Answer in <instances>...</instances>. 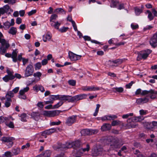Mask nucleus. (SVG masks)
<instances>
[{"label":"nucleus","mask_w":157,"mask_h":157,"mask_svg":"<svg viewBox=\"0 0 157 157\" xmlns=\"http://www.w3.org/2000/svg\"><path fill=\"white\" fill-rule=\"evenodd\" d=\"M122 62L123 60L122 59H118L112 61L111 63H112V65H113V63L117 64H120L122 63Z\"/></svg>","instance_id":"4c0bfd02"},{"label":"nucleus","mask_w":157,"mask_h":157,"mask_svg":"<svg viewBox=\"0 0 157 157\" xmlns=\"http://www.w3.org/2000/svg\"><path fill=\"white\" fill-rule=\"evenodd\" d=\"M113 89L115 90V92H117L119 93L122 92L124 90L123 88L121 87H114Z\"/></svg>","instance_id":"a18cd8bd"},{"label":"nucleus","mask_w":157,"mask_h":157,"mask_svg":"<svg viewBox=\"0 0 157 157\" xmlns=\"http://www.w3.org/2000/svg\"><path fill=\"white\" fill-rule=\"evenodd\" d=\"M111 127V125L109 124H105L101 127V130L102 131H105L110 130Z\"/></svg>","instance_id":"aec40b11"},{"label":"nucleus","mask_w":157,"mask_h":157,"mask_svg":"<svg viewBox=\"0 0 157 157\" xmlns=\"http://www.w3.org/2000/svg\"><path fill=\"white\" fill-rule=\"evenodd\" d=\"M12 151L13 156L17 155L20 153V148L18 147L14 148L12 149Z\"/></svg>","instance_id":"bb28decb"},{"label":"nucleus","mask_w":157,"mask_h":157,"mask_svg":"<svg viewBox=\"0 0 157 157\" xmlns=\"http://www.w3.org/2000/svg\"><path fill=\"white\" fill-rule=\"evenodd\" d=\"M52 97H53L54 101L56 100H60V95H52Z\"/></svg>","instance_id":"bf43d9fd"},{"label":"nucleus","mask_w":157,"mask_h":157,"mask_svg":"<svg viewBox=\"0 0 157 157\" xmlns=\"http://www.w3.org/2000/svg\"><path fill=\"white\" fill-rule=\"evenodd\" d=\"M63 104V102L60 101L53 106V108L57 109L61 106Z\"/></svg>","instance_id":"a19ab883"},{"label":"nucleus","mask_w":157,"mask_h":157,"mask_svg":"<svg viewBox=\"0 0 157 157\" xmlns=\"http://www.w3.org/2000/svg\"><path fill=\"white\" fill-rule=\"evenodd\" d=\"M37 105L38 107L41 109L43 108L44 106V105L43 104V102H38Z\"/></svg>","instance_id":"69168bd1"},{"label":"nucleus","mask_w":157,"mask_h":157,"mask_svg":"<svg viewBox=\"0 0 157 157\" xmlns=\"http://www.w3.org/2000/svg\"><path fill=\"white\" fill-rule=\"evenodd\" d=\"M60 100L63 102L66 101L72 102V97L68 95H60Z\"/></svg>","instance_id":"2eb2a0df"},{"label":"nucleus","mask_w":157,"mask_h":157,"mask_svg":"<svg viewBox=\"0 0 157 157\" xmlns=\"http://www.w3.org/2000/svg\"><path fill=\"white\" fill-rule=\"evenodd\" d=\"M6 98V99L5 103V105L6 107H8L10 105L12 100L10 98Z\"/></svg>","instance_id":"c756f323"},{"label":"nucleus","mask_w":157,"mask_h":157,"mask_svg":"<svg viewBox=\"0 0 157 157\" xmlns=\"http://www.w3.org/2000/svg\"><path fill=\"white\" fill-rule=\"evenodd\" d=\"M47 135H49L50 134L56 131V129L55 128H53L46 130Z\"/></svg>","instance_id":"ea45409f"},{"label":"nucleus","mask_w":157,"mask_h":157,"mask_svg":"<svg viewBox=\"0 0 157 157\" xmlns=\"http://www.w3.org/2000/svg\"><path fill=\"white\" fill-rule=\"evenodd\" d=\"M68 29V27H63L59 29V31L61 33L66 32Z\"/></svg>","instance_id":"6e6d98bb"},{"label":"nucleus","mask_w":157,"mask_h":157,"mask_svg":"<svg viewBox=\"0 0 157 157\" xmlns=\"http://www.w3.org/2000/svg\"><path fill=\"white\" fill-rule=\"evenodd\" d=\"M36 12V10H33L29 12L28 13V15L30 16L33 14L35 13Z\"/></svg>","instance_id":"774afa93"},{"label":"nucleus","mask_w":157,"mask_h":157,"mask_svg":"<svg viewBox=\"0 0 157 157\" xmlns=\"http://www.w3.org/2000/svg\"><path fill=\"white\" fill-rule=\"evenodd\" d=\"M26 114L25 113H22L21 115V120L23 121H26Z\"/></svg>","instance_id":"c03bdc74"},{"label":"nucleus","mask_w":157,"mask_h":157,"mask_svg":"<svg viewBox=\"0 0 157 157\" xmlns=\"http://www.w3.org/2000/svg\"><path fill=\"white\" fill-rule=\"evenodd\" d=\"M6 72L8 74L2 78V79L4 82H7L9 80H12L15 78V76L13 75L14 72L13 71L7 69Z\"/></svg>","instance_id":"423d86ee"},{"label":"nucleus","mask_w":157,"mask_h":157,"mask_svg":"<svg viewBox=\"0 0 157 157\" xmlns=\"http://www.w3.org/2000/svg\"><path fill=\"white\" fill-rule=\"evenodd\" d=\"M68 56L69 59L72 61L80 59L82 57L81 55L76 54L71 51L68 52Z\"/></svg>","instance_id":"9d476101"},{"label":"nucleus","mask_w":157,"mask_h":157,"mask_svg":"<svg viewBox=\"0 0 157 157\" xmlns=\"http://www.w3.org/2000/svg\"><path fill=\"white\" fill-rule=\"evenodd\" d=\"M103 148L100 145H97L92 149V154L93 156H97L101 155L103 151H105Z\"/></svg>","instance_id":"20e7f679"},{"label":"nucleus","mask_w":157,"mask_h":157,"mask_svg":"<svg viewBox=\"0 0 157 157\" xmlns=\"http://www.w3.org/2000/svg\"><path fill=\"white\" fill-rule=\"evenodd\" d=\"M10 118V117H4L2 116L0 117V124L6 123L7 121H9Z\"/></svg>","instance_id":"4be33fe9"},{"label":"nucleus","mask_w":157,"mask_h":157,"mask_svg":"<svg viewBox=\"0 0 157 157\" xmlns=\"http://www.w3.org/2000/svg\"><path fill=\"white\" fill-rule=\"evenodd\" d=\"M135 13L136 16H139L140 14L142 12L143 10L142 9L137 7L134 8Z\"/></svg>","instance_id":"2f4dec72"},{"label":"nucleus","mask_w":157,"mask_h":157,"mask_svg":"<svg viewBox=\"0 0 157 157\" xmlns=\"http://www.w3.org/2000/svg\"><path fill=\"white\" fill-rule=\"evenodd\" d=\"M150 44L153 48H155L157 46V32L153 35L150 39Z\"/></svg>","instance_id":"4468645a"},{"label":"nucleus","mask_w":157,"mask_h":157,"mask_svg":"<svg viewBox=\"0 0 157 157\" xmlns=\"http://www.w3.org/2000/svg\"><path fill=\"white\" fill-rule=\"evenodd\" d=\"M119 2L118 1L115 0L114 1L113 0L112 1H111L110 4V7L111 8H117V6L119 5Z\"/></svg>","instance_id":"b1692460"},{"label":"nucleus","mask_w":157,"mask_h":157,"mask_svg":"<svg viewBox=\"0 0 157 157\" xmlns=\"http://www.w3.org/2000/svg\"><path fill=\"white\" fill-rule=\"evenodd\" d=\"M141 115H145L147 114V111L143 109L140 110L139 111Z\"/></svg>","instance_id":"e2e57ef3"},{"label":"nucleus","mask_w":157,"mask_h":157,"mask_svg":"<svg viewBox=\"0 0 157 157\" xmlns=\"http://www.w3.org/2000/svg\"><path fill=\"white\" fill-rule=\"evenodd\" d=\"M101 88L94 86H83L81 89L84 91H95L100 90Z\"/></svg>","instance_id":"1a4fd4ad"},{"label":"nucleus","mask_w":157,"mask_h":157,"mask_svg":"<svg viewBox=\"0 0 157 157\" xmlns=\"http://www.w3.org/2000/svg\"><path fill=\"white\" fill-rule=\"evenodd\" d=\"M31 117L35 120H37L39 117V113L38 112H32L31 113Z\"/></svg>","instance_id":"a878e982"},{"label":"nucleus","mask_w":157,"mask_h":157,"mask_svg":"<svg viewBox=\"0 0 157 157\" xmlns=\"http://www.w3.org/2000/svg\"><path fill=\"white\" fill-rule=\"evenodd\" d=\"M4 155L6 157H11L13 156L12 153L10 151L5 152L4 153Z\"/></svg>","instance_id":"5fc2aeb1"},{"label":"nucleus","mask_w":157,"mask_h":157,"mask_svg":"<svg viewBox=\"0 0 157 157\" xmlns=\"http://www.w3.org/2000/svg\"><path fill=\"white\" fill-rule=\"evenodd\" d=\"M100 107V105L99 104H98L96 105V107L95 112L93 114L94 116H96L97 115Z\"/></svg>","instance_id":"8fccbe9b"},{"label":"nucleus","mask_w":157,"mask_h":157,"mask_svg":"<svg viewBox=\"0 0 157 157\" xmlns=\"http://www.w3.org/2000/svg\"><path fill=\"white\" fill-rule=\"evenodd\" d=\"M90 150V146L89 144H87L86 145V148H82L81 149V151H82L83 152H85L86 151H88Z\"/></svg>","instance_id":"13d9d810"},{"label":"nucleus","mask_w":157,"mask_h":157,"mask_svg":"<svg viewBox=\"0 0 157 157\" xmlns=\"http://www.w3.org/2000/svg\"><path fill=\"white\" fill-rule=\"evenodd\" d=\"M157 94V91H155L154 90H150L148 96L151 99H154L156 97Z\"/></svg>","instance_id":"6ab92c4d"},{"label":"nucleus","mask_w":157,"mask_h":157,"mask_svg":"<svg viewBox=\"0 0 157 157\" xmlns=\"http://www.w3.org/2000/svg\"><path fill=\"white\" fill-rule=\"evenodd\" d=\"M14 96V94L12 91H8L6 95V98H10Z\"/></svg>","instance_id":"f704fd0d"},{"label":"nucleus","mask_w":157,"mask_h":157,"mask_svg":"<svg viewBox=\"0 0 157 157\" xmlns=\"http://www.w3.org/2000/svg\"><path fill=\"white\" fill-rule=\"evenodd\" d=\"M103 142L105 145L110 144V150H114L120 147L121 145L119 144V140L117 139L114 138L112 136H109L107 138L104 140ZM109 150H107L109 151Z\"/></svg>","instance_id":"f257e3e1"},{"label":"nucleus","mask_w":157,"mask_h":157,"mask_svg":"<svg viewBox=\"0 0 157 157\" xmlns=\"http://www.w3.org/2000/svg\"><path fill=\"white\" fill-rule=\"evenodd\" d=\"M68 83L69 85L72 86H74L76 85V81L74 80H70L68 81Z\"/></svg>","instance_id":"37998d69"},{"label":"nucleus","mask_w":157,"mask_h":157,"mask_svg":"<svg viewBox=\"0 0 157 157\" xmlns=\"http://www.w3.org/2000/svg\"><path fill=\"white\" fill-rule=\"evenodd\" d=\"M76 115H73L68 117L66 122V124L68 126L71 125L76 122Z\"/></svg>","instance_id":"ddd939ff"},{"label":"nucleus","mask_w":157,"mask_h":157,"mask_svg":"<svg viewBox=\"0 0 157 157\" xmlns=\"http://www.w3.org/2000/svg\"><path fill=\"white\" fill-rule=\"evenodd\" d=\"M118 5L119 6H118L117 7V8L118 10H121L124 8V3H121L120 4H119Z\"/></svg>","instance_id":"052dcab7"},{"label":"nucleus","mask_w":157,"mask_h":157,"mask_svg":"<svg viewBox=\"0 0 157 157\" xmlns=\"http://www.w3.org/2000/svg\"><path fill=\"white\" fill-rule=\"evenodd\" d=\"M42 75V74L40 72H37L36 73H34L33 74V75L34 77H37L38 78L37 81H38L40 80V77Z\"/></svg>","instance_id":"58836bf2"},{"label":"nucleus","mask_w":157,"mask_h":157,"mask_svg":"<svg viewBox=\"0 0 157 157\" xmlns=\"http://www.w3.org/2000/svg\"><path fill=\"white\" fill-rule=\"evenodd\" d=\"M148 14L147 17L150 21L152 20L154 18V16L152 15L151 12L149 10H147L146 11Z\"/></svg>","instance_id":"473e14b6"},{"label":"nucleus","mask_w":157,"mask_h":157,"mask_svg":"<svg viewBox=\"0 0 157 157\" xmlns=\"http://www.w3.org/2000/svg\"><path fill=\"white\" fill-rule=\"evenodd\" d=\"M11 26V25L10 24V22L8 21H7L3 23V28L5 30L8 29Z\"/></svg>","instance_id":"7c9ffc66"},{"label":"nucleus","mask_w":157,"mask_h":157,"mask_svg":"<svg viewBox=\"0 0 157 157\" xmlns=\"http://www.w3.org/2000/svg\"><path fill=\"white\" fill-rule=\"evenodd\" d=\"M61 25L60 23H59L58 21L55 22L52 21L51 23V25L54 27L55 29L59 30V27Z\"/></svg>","instance_id":"cd10ccee"},{"label":"nucleus","mask_w":157,"mask_h":157,"mask_svg":"<svg viewBox=\"0 0 157 157\" xmlns=\"http://www.w3.org/2000/svg\"><path fill=\"white\" fill-rule=\"evenodd\" d=\"M87 95L86 94H80L72 97V102L82 100L86 98Z\"/></svg>","instance_id":"f8f14e48"},{"label":"nucleus","mask_w":157,"mask_h":157,"mask_svg":"<svg viewBox=\"0 0 157 157\" xmlns=\"http://www.w3.org/2000/svg\"><path fill=\"white\" fill-rule=\"evenodd\" d=\"M17 32L16 29L14 27H12L10 29L9 33L12 35H14L16 34Z\"/></svg>","instance_id":"72a5a7b5"},{"label":"nucleus","mask_w":157,"mask_h":157,"mask_svg":"<svg viewBox=\"0 0 157 157\" xmlns=\"http://www.w3.org/2000/svg\"><path fill=\"white\" fill-rule=\"evenodd\" d=\"M72 24L75 31H78V30L77 29V26L75 23V22L74 21H72Z\"/></svg>","instance_id":"0e129e2a"},{"label":"nucleus","mask_w":157,"mask_h":157,"mask_svg":"<svg viewBox=\"0 0 157 157\" xmlns=\"http://www.w3.org/2000/svg\"><path fill=\"white\" fill-rule=\"evenodd\" d=\"M41 85H36L34 86L33 88V89L34 90L36 91V92H38L40 90V86H41Z\"/></svg>","instance_id":"09e8293b"},{"label":"nucleus","mask_w":157,"mask_h":157,"mask_svg":"<svg viewBox=\"0 0 157 157\" xmlns=\"http://www.w3.org/2000/svg\"><path fill=\"white\" fill-rule=\"evenodd\" d=\"M8 122L9 121H7V122H6L5 124L6 125L10 128H13L14 127V125L13 122L12 121H10L9 123H8Z\"/></svg>","instance_id":"79ce46f5"},{"label":"nucleus","mask_w":157,"mask_h":157,"mask_svg":"<svg viewBox=\"0 0 157 157\" xmlns=\"http://www.w3.org/2000/svg\"><path fill=\"white\" fill-rule=\"evenodd\" d=\"M149 99L147 97L137 99L136 102L138 105H141L147 102Z\"/></svg>","instance_id":"f3484780"},{"label":"nucleus","mask_w":157,"mask_h":157,"mask_svg":"<svg viewBox=\"0 0 157 157\" xmlns=\"http://www.w3.org/2000/svg\"><path fill=\"white\" fill-rule=\"evenodd\" d=\"M98 132V131L97 130L86 129L82 130L81 133L82 135H90L96 134Z\"/></svg>","instance_id":"6e6552de"},{"label":"nucleus","mask_w":157,"mask_h":157,"mask_svg":"<svg viewBox=\"0 0 157 157\" xmlns=\"http://www.w3.org/2000/svg\"><path fill=\"white\" fill-rule=\"evenodd\" d=\"M133 115V113H130L123 115L122 116V117L123 119L127 118L129 117L132 116Z\"/></svg>","instance_id":"de8ad7c7"},{"label":"nucleus","mask_w":157,"mask_h":157,"mask_svg":"<svg viewBox=\"0 0 157 157\" xmlns=\"http://www.w3.org/2000/svg\"><path fill=\"white\" fill-rule=\"evenodd\" d=\"M122 122L118 120H114L112 121L111 125L112 126H115L121 124Z\"/></svg>","instance_id":"c9c22d12"},{"label":"nucleus","mask_w":157,"mask_h":157,"mask_svg":"<svg viewBox=\"0 0 157 157\" xmlns=\"http://www.w3.org/2000/svg\"><path fill=\"white\" fill-rule=\"evenodd\" d=\"M108 117L109 119V121L113 120L114 119L117 118V117L116 115H108Z\"/></svg>","instance_id":"4d7b16f0"},{"label":"nucleus","mask_w":157,"mask_h":157,"mask_svg":"<svg viewBox=\"0 0 157 157\" xmlns=\"http://www.w3.org/2000/svg\"><path fill=\"white\" fill-rule=\"evenodd\" d=\"M50 156V152L49 151L47 150L44 153L40 154L36 157H49Z\"/></svg>","instance_id":"5701e85b"},{"label":"nucleus","mask_w":157,"mask_h":157,"mask_svg":"<svg viewBox=\"0 0 157 157\" xmlns=\"http://www.w3.org/2000/svg\"><path fill=\"white\" fill-rule=\"evenodd\" d=\"M35 70H38L40 69L41 67V64L40 62H38L35 65Z\"/></svg>","instance_id":"49530a36"},{"label":"nucleus","mask_w":157,"mask_h":157,"mask_svg":"<svg viewBox=\"0 0 157 157\" xmlns=\"http://www.w3.org/2000/svg\"><path fill=\"white\" fill-rule=\"evenodd\" d=\"M10 9V7L8 5H6L0 8V17L1 15L7 13Z\"/></svg>","instance_id":"dca6fc26"},{"label":"nucleus","mask_w":157,"mask_h":157,"mask_svg":"<svg viewBox=\"0 0 157 157\" xmlns=\"http://www.w3.org/2000/svg\"><path fill=\"white\" fill-rule=\"evenodd\" d=\"M30 146V144L28 143L25 145H23L21 147V149H24L25 148H27L29 147Z\"/></svg>","instance_id":"338daca9"},{"label":"nucleus","mask_w":157,"mask_h":157,"mask_svg":"<svg viewBox=\"0 0 157 157\" xmlns=\"http://www.w3.org/2000/svg\"><path fill=\"white\" fill-rule=\"evenodd\" d=\"M73 145L72 142H68L66 143L65 145L64 144L62 145L61 147L63 148H70L73 147Z\"/></svg>","instance_id":"393cba45"},{"label":"nucleus","mask_w":157,"mask_h":157,"mask_svg":"<svg viewBox=\"0 0 157 157\" xmlns=\"http://www.w3.org/2000/svg\"><path fill=\"white\" fill-rule=\"evenodd\" d=\"M34 68L31 64H29L27 66L25 71V76L28 77L32 76L34 72Z\"/></svg>","instance_id":"0eeeda50"},{"label":"nucleus","mask_w":157,"mask_h":157,"mask_svg":"<svg viewBox=\"0 0 157 157\" xmlns=\"http://www.w3.org/2000/svg\"><path fill=\"white\" fill-rule=\"evenodd\" d=\"M130 119L132 121V122L129 124H128V125L129 126V128H135L136 126V124L134 122H140L144 119V118L142 116H138L136 117H134L129 118L127 120V122H128V121Z\"/></svg>","instance_id":"7ed1b4c3"},{"label":"nucleus","mask_w":157,"mask_h":157,"mask_svg":"<svg viewBox=\"0 0 157 157\" xmlns=\"http://www.w3.org/2000/svg\"><path fill=\"white\" fill-rule=\"evenodd\" d=\"M52 37V34L50 33H47L43 35V41L45 42H46L47 41H49L51 40Z\"/></svg>","instance_id":"a211bd4d"},{"label":"nucleus","mask_w":157,"mask_h":157,"mask_svg":"<svg viewBox=\"0 0 157 157\" xmlns=\"http://www.w3.org/2000/svg\"><path fill=\"white\" fill-rule=\"evenodd\" d=\"M57 17L58 16L56 14H53L50 17V21L52 23V21H53V20H55Z\"/></svg>","instance_id":"3c124183"},{"label":"nucleus","mask_w":157,"mask_h":157,"mask_svg":"<svg viewBox=\"0 0 157 157\" xmlns=\"http://www.w3.org/2000/svg\"><path fill=\"white\" fill-rule=\"evenodd\" d=\"M15 140V138L12 137H3L0 138V140L3 142L9 143L6 145L9 148L11 147L13 145V141Z\"/></svg>","instance_id":"39448f33"},{"label":"nucleus","mask_w":157,"mask_h":157,"mask_svg":"<svg viewBox=\"0 0 157 157\" xmlns=\"http://www.w3.org/2000/svg\"><path fill=\"white\" fill-rule=\"evenodd\" d=\"M60 113V111L57 110L45 111L44 114L48 117H54L58 115Z\"/></svg>","instance_id":"9b49d317"},{"label":"nucleus","mask_w":157,"mask_h":157,"mask_svg":"<svg viewBox=\"0 0 157 157\" xmlns=\"http://www.w3.org/2000/svg\"><path fill=\"white\" fill-rule=\"evenodd\" d=\"M73 145V148L76 149L77 147H78L80 145V141L78 140L72 142Z\"/></svg>","instance_id":"e433bc0d"},{"label":"nucleus","mask_w":157,"mask_h":157,"mask_svg":"<svg viewBox=\"0 0 157 157\" xmlns=\"http://www.w3.org/2000/svg\"><path fill=\"white\" fill-rule=\"evenodd\" d=\"M131 28L133 29H136L138 28L139 25H138L135 23H132L131 25Z\"/></svg>","instance_id":"864d4df0"},{"label":"nucleus","mask_w":157,"mask_h":157,"mask_svg":"<svg viewBox=\"0 0 157 157\" xmlns=\"http://www.w3.org/2000/svg\"><path fill=\"white\" fill-rule=\"evenodd\" d=\"M17 52L16 50H13L12 53V58L13 59V61L14 62H16L17 61Z\"/></svg>","instance_id":"412c9836"},{"label":"nucleus","mask_w":157,"mask_h":157,"mask_svg":"<svg viewBox=\"0 0 157 157\" xmlns=\"http://www.w3.org/2000/svg\"><path fill=\"white\" fill-rule=\"evenodd\" d=\"M151 52L152 51L149 49L140 52L138 54V56L137 58V60L140 61L142 59H146Z\"/></svg>","instance_id":"f03ea898"},{"label":"nucleus","mask_w":157,"mask_h":157,"mask_svg":"<svg viewBox=\"0 0 157 157\" xmlns=\"http://www.w3.org/2000/svg\"><path fill=\"white\" fill-rule=\"evenodd\" d=\"M61 123V121H59L57 122H52L50 123V125H59Z\"/></svg>","instance_id":"680f3d73"},{"label":"nucleus","mask_w":157,"mask_h":157,"mask_svg":"<svg viewBox=\"0 0 157 157\" xmlns=\"http://www.w3.org/2000/svg\"><path fill=\"white\" fill-rule=\"evenodd\" d=\"M29 87L26 86V87L23 88V89L20 90L19 91V94L21 95H25V93L27 92L29 90Z\"/></svg>","instance_id":"c85d7f7f"},{"label":"nucleus","mask_w":157,"mask_h":157,"mask_svg":"<svg viewBox=\"0 0 157 157\" xmlns=\"http://www.w3.org/2000/svg\"><path fill=\"white\" fill-rule=\"evenodd\" d=\"M64 11V10L61 8H58L55 10L54 12L57 13H61Z\"/></svg>","instance_id":"603ef678"}]
</instances>
